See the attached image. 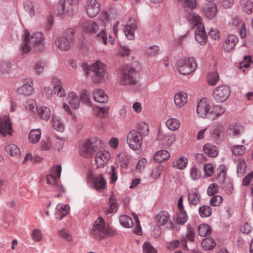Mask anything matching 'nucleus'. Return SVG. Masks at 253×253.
Masks as SVG:
<instances>
[{"label":"nucleus","mask_w":253,"mask_h":253,"mask_svg":"<svg viewBox=\"0 0 253 253\" xmlns=\"http://www.w3.org/2000/svg\"><path fill=\"white\" fill-rule=\"evenodd\" d=\"M225 111V108L220 105H214L211 107L210 101L206 97L200 100L197 107V113L199 117L202 118H207L211 120L216 119Z\"/></svg>","instance_id":"1"},{"label":"nucleus","mask_w":253,"mask_h":253,"mask_svg":"<svg viewBox=\"0 0 253 253\" xmlns=\"http://www.w3.org/2000/svg\"><path fill=\"white\" fill-rule=\"evenodd\" d=\"M23 42L21 45V49L23 53H27L32 48L35 51H40L43 49V36L41 32H35L31 34L26 30L24 34Z\"/></svg>","instance_id":"2"},{"label":"nucleus","mask_w":253,"mask_h":253,"mask_svg":"<svg viewBox=\"0 0 253 253\" xmlns=\"http://www.w3.org/2000/svg\"><path fill=\"white\" fill-rule=\"evenodd\" d=\"M61 172V165L53 166L50 170V173L46 176V181L49 184H50L53 189L59 193H64L65 189L63 186L60 184L59 178ZM61 196V194H58L55 196L58 197Z\"/></svg>","instance_id":"3"},{"label":"nucleus","mask_w":253,"mask_h":253,"mask_svg":"<svg viewBox=\"0 0 253 253\" xmlns=\"http://www.w3.org/2000/svg\"><path fill=\"white\" fill-rule=\"evenodd\" d=\"M91 233L95 238L100 240L110 235L111 229L108 225L105 224L104 219L100 216L93 222Z\"/></svg>","instance_id":"4"},{"label":"nucleus","mask_w":253,"mask_h":253,"mask_svg":"<svg viewBox=\"0 0 253 253\" xmlns=\"http://www.w3.org/2000/svg\"><path fill=\"white\" fill-rule=\"evenodd\" d=\"M83 69L87 76H95L99 78L96 80V82H97L100 81V79L104 78L106 74V67L100 61H96L91 66L85 64Z\"/></svg>","instance_id":"5"},{"label":"nucleus","mask_w":253,"mask_h":253,"mask_svg":"<svg viewBox=\"0 0 253 253\" xmlns=\"http://www.w3.org/2000/svg\"><path fill=\"white\" fill-rule=\"evenodd\" d=\"M142 134L137 130H131L127 134L126 143L129 147L134 150H140L142 148L143 142Z\"/></svg>","instance_id":"6"},{"label":"nucleus","mask_w":253,"mask_h":253,"mask_svg":"<svg viewBox=\"0 0 253 253\" xmlns=\"http://www.w3.org/2000/svg\"><path fill=\"white\" fill-rule=\"evenodd\" d=\"M179 72L183 75L193 73L197 68V63L193 58H184L177 63Z\"/></svg>","instance_id":"7"},{"label":"nucleus","mask_w":253,"mask_h":253,"mask_svg":"<svg viewBox=\"0 0 253 253\" xmlns=\"http://www.w3.org/2000/svg\"><path fill=\"white\" fill-rule=\"evenodd\" d=\"M121 83L124 85L135 84V76L137 74L135 69L128 65L125 66L122 69Z\"/></svg>","instance_id":"8"},{"label":"nucleus","mask_w":253,"mask_h":253,"mask_svg":"<svg viewBox=\"0 0 253 253\" xmlns=\"http://www.w3.org/2000/svg\"><path fill=\"white\" fill-rule=\"evenodd\" d=\"M88 182L92 183V186L98 191L104 189L106 186V181L102 174L93 176L92 173H89L87 176Z\"/></svg>","instance_id":"9"},{"label":"nucleus","mask_w":253,"mask_h":253,"mask_svg":"<svg viewBox=\"0 0 253 253\" xmlns=\"http://www.w3.org/2000/svg\"><path fill=\"white\" fill-rule=\"evenodd\" d=\"M68 104L64 103L63 104V108L65 110L70 114L74 120H76V116L71 111L70 107L73 109H77L80 106V98L78 96H69L68 98Z\"/></svg>","instance_id":"10"},{"label":"nucleus","mask_w":253,"mask_h":253,"mask_svg":"<svg viewBox=\"0 0 253 253\" xmlns=\"http://www.w3.org/2000/svg\"><path fill=\"white\" fill-rule=\"evenodd\" d=\"M13 130L8 116L0 117V134L3 135H11Z\"/></svg>","instance_id":"11"},{"label":"nucleus","mask_w":253,"mask_h":253,"mask_svg":"<svg viewBox=\"0 0 253 253\" xmlns=\"http://www.w3.org/2000/svg\"><path fill=\"white\" fill-rule=\"evenodd\" d=\"M156 218L159 225H165L167 228H172V222L168 212L166 211H160L157 215Z\"/></svg>","instance_id":"12"},{"label":"nucleus","mask_w":253,"mask_h":253,"mask_svg":"<svg viewBox=\"0 0 253 253\" xmlns=\"http://www.w3.org/2000/svg\"><path fill=\"white\" fill-rule=\"evenodd\" d=\"M110 158L109 152L106 151H99L95 155V162L97 168H103L108 162Z\"/></svg>","instance_id":"13"},{"label":"nucleus","mask_w":253,"mask_h":253,"mask_svg":"<svg viewBox=\"0 0 253 253\" xmlns=\"http://www.w3.org/2000/svg\"><path fill=\"white\" fill-rule=\"evenodd\" d=\"M23 85L18 88V91L21 95H31L34 93L33 81L31 78L24 79L23 82Z\"/></svg>","instance_id":"14"},{"label":"nucleus","mask_w":253,"mask_h":253,"mask_svg":"<svg viewBox=\"0 0 253 253\" xmlns=\"http://www.w3.org/2000/svg\"><path fill=\"white\" fill-rule=\"evenodd\" d=\"M100 10V5L96 0H89L86 5V11L90 17H94Z\"/></svg>","instance_id":"15"},{"label":"nucleus","mask_w":253,"mask_h":253,"mask_svg":"<svg viewBox=\"0 0 253 253\" xmlns=\"http://www.w3.org/2000/svg\"><path fill=\"white\" fill-rule=\"evenodd\" d=\"M188 201L190 205L196 206L201 201V196L199 191L196 188L188 190Z\"/></svg>","instance_id":"16"},{"label":"nucleus","mask_w":253,"mask_h":253,"mask_svg":"<svg viewBox=\"0 0 253 253\" xmlns=\"http://www.w3.org/2000/svg\"><path fill=\"white\" fill-rule=\"evenodd\" d=\"M238 42V38L234 35L231 34L225 39L223 48L225 51L229 52L233 49Z\"/></svg>","instance_id":"17"},{"label":"nucleus","mask_w":253,"mask_h":253,"mask_svg":"<svg viewBox=\"0 0 253 253\" xmlns=\"http://www.w3.org/2000/svg\"><path fill=\"white\" fill-rule=\"evenodd\" d=\"M244 132V127L241 125L233 124L229 126L228 133L231 137H239L242 135Z\"/></svg>","instance_id":"18"},{"label":"nucleus","mask_w":253,"mask_h":253,"mask_svg":"<svg viewBox=\"0 0 253 253\" xmlns=\"http://www.w3.org/2000/svg\"><path fill=\"white\" fill-rule=\"evenodd\" d=\"M5 151L8 155L19 158L21 156V151L18 146L12 143L7 144L4 148Z\"/></svg>","instance_id":"19"},{"label":"nucleus","mask_w":253,"mask_h":253,"mask_svg":"<svg viewBox=\"0 0 253 253\" xmlns=\"http://www.w3.org/2000/svg\"><path fill=\"white\" fill-rule=\"evenodd\" d=\"M93 152L94 149L90 141H86L81 149V155L84 157L89 158L92 156Z\"/></svg>","instance_id":"20"},{"label":"nucleus","mask_w":253,"mask_h":253,"mask_svg":"<svg viewBox=\"0 0 253 253\" xmlns=\"http://www.w3.org/2000/svg\"><path fill=\"white\" fill-rule=\"evenodd\" d=\"M53 82L55 83L54 86H53V90L50 89L49 88L45 87L44 88L45 90H47V92H45L46 94H52L53 91L55 94H60V95H66L65 91L62 87V86L58 84V82H60L58 79H54L53 80Z\"/></svg>","instance_id":"21"},{"label":"nucleus","mask_w":253,"mask_h":253,"mask_svg":"<svg viewBox=\"0 0 253 253\" xmlns=\"http://www.w3.org/2000/svg\"><path fill=\"white\" fill-rule=\"evenodd\" d=\"M69 211L70 207L68 205L58 204L56 209V218L62 219L68 214Z\"/></svg>","instance_id":"22"},{"label":"nucleus","mask_w":253,"mask_h":253,"mask_svg":"<svg viewBox=\"0 0 253 253\" xmlns=\"http://www.w3.org/2000/svg\"><path fill=\"white\" fill-rule=\"evenodd\" d=\"M71 43L67 37L64 36L59 37L55 42V45L62 51L68 50L70 48Z\"/></svg>","instance_id":"23"},{"label":"nucleus","mask_w":253,"mask_h":253,"mask_svg":"<svg viewBox=\"0 0 253 253\" xmlns=\"http://www.w3.org/2000/svg\"><path fill=\"white\" fill-rule=\"evenodd\" d=\"M57 14L60 17H62L65 15L71 16L73 14V9L72 7H70L68 5H65V3L61 0L60 6L58 8Z\"/></svg>","instance_id":"24"},{"label":"nucleus","mask_w":253,"mask_h":253,"mask_svg":"<svg viewBox=\"0 0 253 253\" xmlns=\"http://www.w3.org/2000/svg\"><path fill=\"white\" fill-rule=\"evenodd\" d=\"M83 31L89 33H95L99 30L97 24L91 20L84 23L83 25Z\"/></svg>","instance_id":"25"},{"label":"nucleus","mask_w":253,"mask_h":253,"mask_svg":"<svg viewBox=\"0 0 253 253\" xmlns=\"http://www.w3.org/2000/svg\"><path fill=\"white\" fill-rule=\"evenodd\" d=\"M203 149L205 154L209 157H215L218 155V150L217 147L211 143L206 144Z\"/></svg>","instance_id":"26"},{"label":"nucleus","mask_w":253,"mask_h":253,"mask_svg":"<svg viewBox=\"0 0 253 253\" xmlns=\"http://www.w3.org/2000/svg\"><path fill=\"white\" fill-rule=\"evenodd\" d=\"M117 205L116 199L113 194H111L109 198L108 207H106L104 210V213L106 214L113 213L117 211Z\"/></svg>","instance_id":"27"},{"label":"nucleus","mask_w":253,"mask_h":253,"mask_svg":"<svg viewBox=\"0 0 253 253\" xmlns=\"http://www.w3.org/2000/svg\"><path fill=\"white\" fill-rule=\"evenodd\" d=\"M170 153L165 150H162L157 151L154 154V160L159 163L163 162L169 159Z\"/></svg>","instance_id":"28"},{"label":"nucleus","mask_w":253,"mask_h":253,"mask_svg":"<svg viewBox=\"0 0 253 253\" xmlns=\"http://www.w3.org/2000/svg\"><path fill=\"white\" fill-rule=\"evenodd\" d=\"M239 3L242 10L247 14L253 12V1L251 0H240Z\"/></svg>","instance_id":"29"},{"label":"nucleus","mask_w":253,"mask_h":253,"mask_svg":"<svg viewBox=\"0 0 253 253\" xmlns=\"http://www.w3.org/2000/svg\"><path fill=\"white\" fill-rule=\"evenodd\" d=\"M195 232L194 230L191 228H188V232L186 236H183L181 238V247L183 249H186L187 247V242L186 240H188L191 242H193L195 239Z\"/></svg>","instance_id":"30"},{"label":"nucleus","mask_w":253,"mask_h":253,"mask_svg":"<svg viewBox=\"0 0 253 253\" xmlns=\"http://www.w3.org/2000/svg\"><path fill=\"white\" fill-rule=\"evenodd\" d=\"M180 121L176 118H170L168 119L166 122L167 127L171 131H176L178 130L180 126Z\"/></svg>","instance_id":"31"},{"label":"nucleus","mask_w":253,"mask_h":253,"mask_svg":"<svg viewBox=\"0 0 253 253\" xmlns=\"http://www.w3.org/2000/svg\"><path fill=\"white\" fill-rule=\"evenodd\" d=\"M136 28V24L134 23H131L130 25H126L124 27V32L128 39L132 40L134 39V31Z\"/></svg>","instance_id":"32"},{"label":"nucleus","mask_w":253,"mask_h":253,"mask_svg":"<svg viewBox=\"0 0 253 253\" xmlns=\"http://www.w3.org/2000/svg\"><path fill=\"white\" fill-rule=\"evenodd\" d=\"M41 134L39 128L32 129L29 134V140L33 144L38 143L41 139Z\"/></svg>","instance_id":"33"},{"label":"nucleus","mask_w":253,"mask_h":253,"mask_svg":"<svg viewBox=\"0 0 253 253\" xmlns=\"http://www.w3.org/2000/svg\"><path fill=\"white\" fill-rule=\"evenodd\" d=\"M216 245V242L213 238L211 237L205 238L201 242V246L205 250H212Z\"/></svg>","instance_id":"34"},{"label":"nucleus","mask_w":253,"mask_h":253,"mask_svg":"<svg viewBox=\"0 0 253 253\" xmlns=\"http://www.w3.org/2000/svg\"><path fill=\"white\" fill-rule=\"evenodd\" d=\"M204 13L206 17L212 19L216 15L217 8L214 5H208L204 8Z\"/></svg>","instance_id":"35"},{"label":"nucleus","mask_w":253,"mask_h":253,"mask_svg":"<svg viewBox=\"0 0 253 253\" xmlns=\"http://www.w3.org/2000/svg\"><path fill=\"white\" fill-rule=\"evenodd\" d=\"M187 164V159L184 157H181L173 162V167L179 169H183L186 167Z\"/></svg>","instance_id":"36"},{"label":"nucleus","mask_w":253,"mask_h":253,"mask_svg":"<svg viewBox=\"0 0 253 253\" xmlns=\"http://www.w3.org/2000/svg\"><path fill=\"white\" fill-rule=\"evenodd\" d=\"M119 221L121 224L125 228H131L133 225L132 218L126 215L121 216L119 218Z\"/></svg>","instance_id":"37"},{"label":"nucleus","mask_w":253,"mask_h":253,"mask_svg":"<svg viewBox=\"0 0 253 253\" xmlns=\"http://www.w3.org/2000/svg\"><path fill=\"white\" fill-rule=\"evenodd\" d=\"M38 114L40 118L47 121L50 116V110L46 107H42L38 109Z\"/></svg>","instance_id":"38"},{"label":"nucleus","mask_w":253,"mask_h":253,"mask_svg":"<svg viewBox=\"0 0 253 253\" xmlns=\"http://www.w3.org/2000/svg\"><path fill=\"white\" fill-rule=\"evenodd\" d=\"M11 70V65L8 61L0 62V74L7 75Z\"/></svg>","instance_id":"39"},{"label":"nucleus","mask_w":253,"mask_h":253,"mask_svg":"<svg viewBox=\"0 0 253 253\" xmlns=\"http://www.w3.org/2000/svg\"><path fill=\"white\" fill-rule=\"evenodd\" d=\"M231 150L235 156H243L246 151V148L243 145H235L231 147Z\"/></svg>","instance_id":"40"},{"label":"nucleus","mask_w":253,"mask_h":253,"mask_svg":"<svg viewBox=\"0 0 253 253\" xmlns=\"http://www.w3.org/2000/svg\"><path fill=\"white\" fill-rule=\"evenodd\" d=\"M183 5L185 11H189L192 10L196 7V0H178Z\"/></svg>","instance_id":"41"},{"label":"nucleus","mask_w":253,"mask_h":253,"mask_svg":"<svg viewBox=\"0 0 253 253\" xmlns=\"http://www.w3.org/2000/svg\"><path fill=\"white\" fill-rule=\"evenodd\" d=\"M230 88L225 85H220L217 87L213 91L214 95H230Z\"/></svg>","instance_id":"42"},{"label":"nucleus","mask_w":253,"mask_h":253,"mask_svg":"<svg viewBox=\"0 0 253 253\" xmlns=\"http://www.w3.org/2000/svg\"><path fill=\"white\" fill-rule=\"evenodd\" d=\"M199 213L202 217H207L212 213V209L209 206H202L199 209Z\"/></svg>","instance_id":"43"},{"label":"nucleus","mask_w":253,"mask_h":253,"mask_svg":"<svg viewBox=\"0 0 253 253\" xmlns=\"http://www.w3.org/2000/svg\"><path fill=\"white\" fill-rule=\"evenodd\" d=\"M147 163L148 161L145 158H141L136 165L135 171L137 172H141L146 168Z\"/></svg>","instance_id":"44"},{"label":"nucleus","mask_w":253,"mask_h":253,"mask_svg":"<svg viewBox=\"0 0 253 253\" xmlns=\"http://www.w3.org/2000/svg\"><path fill=\"white\" fill-rule=\"evenodd\" d=\"M211 228L207 224H202L199 226L198 232L201 236L204 237L208 235L211 233Z\"/></svg>","instance_id":"45"},{"label":"nucleus","mask_w":253,"mask_h":253,"mask_svg":"<svg viewBox=\"0 0 253 253\" xmlns=\"http://www.w3.org/2000/svg\"><path fill=\"white\" fill-rule=\"evenodd\" d=\"M247 170V165L245 160L241 159L239 161L237 166V174L239 176H242Z\"/></svg>","instance_id":"46"},{"label":"nucleus","mask_w":253,"mask_h":253,"mask_svg":"<svg viewBox=\"0 0 253 253\" xmlns=\"http://www.w3.org/2000/svg\"><path fill=\"white\" fill-rule=\"evenodd\" d=\"M219 173L216 177L217 180L221 184H223L226 178V170L225 168L223 166H220L218 169Z\"/></svg>","instance_id":"47"},{"label":"nucleus","mask_w":253,"mask_h":253,"mask_svg":"<svg viewBox=\"0 0 253 253\" xmlns=\"http://www.w3.org/2000/svg\"><path fill=\"white\" fill-rule=\"evenodd\" d=\"M174 100L175 105L181 107L187 102V96H174Z\"/></svg>","instance_id":"48"},{"label":"nucleus","mask_w":253,"mask_h":253,"mask_svg":"<svg viewBox=\"0 0 253 253\" xmlns=\"http://www.w3.org/2000/svg\"><path fill=\"white\" fill-rule=\"evenodd\" d=\"M207 79L210 85H214L219 81L218 74L216 72L211 73L208 75Z\"/></svg>","instance_id":"49"},{"label":"nucleus","mask_w":253,"mask_h":253,"mask_svg":"<svg viewBox=\"0 0 253 253\" xmlns=\"http://www.w3.org/2000/svg\"><path fill=\"white\" fill-rule=\"evenodd\" d=\"M117 161L122 163L121 165L122 167H126L128 165V158L127 155L125 153L119 154L117 157Z\"/></svg>","instance_id":"50"},{"label":"nucleus","mask_w":253,"mask_h":253,"mask_svg":"<svg viewBox=\"0 0 253 253\" xmlns=\"http://www.w3.org/2000/svg\"><path fill=\"white\" fill-rule=\"evenodd\" d=\"M190 175L193 180H197L200 178L201 172L199 169L195 166H193L190 169Z\"/></svg>","instance_id":"51"},{"label":"nucleus","mask_w":253,"mask_h":253,"mask_svg":"<svg viewBox=\"0 0 253 253\" xmlns=\"http://www.w3.org/2000/svg\"><path fill=\"white\" fill-rule=\"evenodd\" d=\"M180 211L176 218V222L179 224H183L186 222L188 217L186 212L184 211V210Z\"/></svg>","instance_id":"52"},{"label":"nucleus","mask_w":253,"mask_h":253,"mask_svg":"<svg viewBox=\"0 0 253 253\" xmlns=\"http://www.w3.org/2000/svg\"><path fill=\"white\" fill-rule=\"evenodd\" d=\"M94 112L96 116L100 118H105L108 114L107 110L102 107H96L94 109Z\"/></svg>","instance_id":"53"},{"label":"nucleus","mask_w":253,"mask_h":253,"mask_svg":"<svg viewBox=\"0 0 253 253\" xmlns=\"http://www.w3.org/2000/svg\"><path fill=\"white\" fill-rule=\"evenodd\" d=\"M190 19L191 20L192 24L194 26H199L202 25L201 24V17L195 13H193L190 16Z\"/></svg>","instance_id":"54"},{"label":"nucleus","mask_w":253,"mask_h":253,"mask_svg":"<svg viewBox=\"0 0 253 253\" xmlns=\"http://www.w3.org/2000/svg\"><path fill=\"white\" fill-rule=\"evenodd\" d=\"M204 171L206 176H211L214 171L213 166L211 164H206L204 166Z\"/></svg>","instance_id":"55"},{"label":"nucleus","mask_w":253,"mask_h":253,"mask_svg":"<svg viewBox=\"0 0 253 253\" xmlns=\"http://www.w3.org/2000/svg\"><path fill=\"white\" fill-rule=\"evenodd\" d=\"M53 127L56 130L59 131H62L64 130V125L60 122V120L54 117L52 121Z\"/></svg>","instance_id":"56"},{"label":"nucleus","mask_w":253,"mask_h":253,"mask_svg":"<svg viewBox=\"0 0 253 253\" xmlns=\"http://www.w3.org/2000/svg\"><path fill=\"white\" fill-rule=\"evenodd\" d=\"M32 237L36 242L41 241L42 238V234L41 231L38 229H34L32 233Z\"/></svg>","instance_id":"57"},{"label":"nucleus","mask_w":253,"mask_h":253,"mask_svg":"<svg viewBox=\"0 0 253 253\" xmlns=\"http://www.w3.org/2000/svg\"><path fill=\"white\" fill-rule=\"evenodd\" d=\"M196 40L201 44L204 45L206 43L207 41V35L206 33L201 35L198 34H195Z\"/></svg>","instance_id":"58"},{"label":"nucleus","mask_w":253,"mask_h":253,"mask_svg":"<svg viewBox=\"0 0 253 253\" xmlns=\"http://www.w3.org/2000/svg\"><path fill=\"white\" fill-rule=\"evenodd\" d=\"M160 48L158 46L153 45L149 47L146 51L149 56H154L158 54Z\"/></svg>","instance_id":"59"},{"label":"nucleus","mask_w":253,"mask_h":253,"mask_svg":"<svg viewBox=\"0 0 253 253\" xmlns=\"http://www.w3.org/2000/svg\"><path fill=\"white\" fill-rule=\"evenodd\" d=\"M163 169V167L161 166L154 168L152 169L151 176L155 179L159 178L162 173Z\"/></svg>","instance_id":"60"},{"label":"nucleus","mask_w":253,"mask_h":253,"mask_svg":"<svg viewBox=\"0 0 253 253\" xmlns=\"http://www.w3.org/2000/svg\"><path fill=\"white\" fill-rule=\"evenodd\" d=\"M97 103L100 104L106 103L109 101L108 96H90Z\"/></svg>","instance_id":"61"},{"label":"nucleus","mask_w":253,"mask_h":253,"mask_svg":"<svg viewBox=\"0 0 253 253\" xmlns=\"http://www.w3.org/2000/svg\"><path fill=\"white\" fill-rule=\"evenodd\" d=\"M222 197L220 195H216L212 197L210 200L211 205L212 206H219L222 202Z\"/></svg>","instance_id":"62"},{"label":"nucleus","mask_w":253,"mask_h":253,"mask_svg":"<svg viewBox=\"0 0 253 253\" xmlns=\"http://www.w3.org/2000/svg\"><path fill=\"white\" fill-rule=\"evenodd\" d=\"M175 140V136L174 134L167 135L165 136L163 141L166 145H171Z\"/></svg>","instance_id":"63"},{"label":"nucleus","mask_w":253,"mask_h":253,"mask_svg":"<svg viewBox=\"0 0 253 253\" xmlns=\"http://www.w3.org/2000/svg\"><path fill=\"white\" fill-rule=\"evenodd\" d=\"M144 253H156V250L148 242L144 243L143 245Z\"/></svg>","instance_id":"64"}]
</instances>
